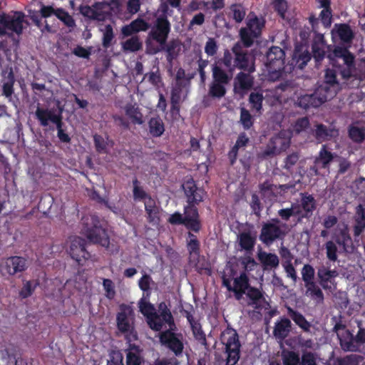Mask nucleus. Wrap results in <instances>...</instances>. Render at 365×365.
<instances>
[{"label": "nucleus", "mask_w": 365, "mask_h": 365, "mask_svg": "<svg viewBox=\"0 0 365 365\" xmlns=\"http://www.w3.org/2000/svg\"><path fill=\"white\" fill-rule=\"evenodd\" d=\"M236 69L255 72V59L242 47L235 43L230 49H225L222 58L212 65V82L210 85L209 95L220 98L226 94L225 86L232 79Z\"/></svg>", "instance_id": "1"}, {"label": "nucleus", "mask_w": 365, "mask_h": 365, "mask_svg": "<svg viewBox=\"0 0 365 365\" xmlns=\"http://www.w3.org/2000/svg\"><path fill=\"white\" fill-rule=\"evenodd\" d=\"M335 58H341L344 66L332 63L331 68L325 70L324 81L318 88H322V92L329 98H334L339 88V82L337 75L339 74L344 82L354 79L353 72L355 68V56L345 46H337L333 50Z\"/></svg>", "instance_id": "2"}, {"label": "nucleus", "mask_w": 365, "mask_h": 365, "mask_svg": "<svg viewBox=\"0 0 365 365\" xmlns=\"http://www.w3.org/2000/svg\"><path fill=\"white\" fill-rule=\"evenodd\" d=\"M221 347L215 352L217 365H236L240 358L242 344L237 331L230 327L224 329L220 337Z\"/></svg>", "instance_id": "3"}, {"label": "nucleus", "mask_w": 365, "mask_h": 365, "mask_svg": "<svg viewBox=\"0 0 365 365\" xmlns=\"http://www.w3.org/2000/svg\"><path fill=\"white\" fill-rule=\"evenodd\" d=\"M185 194L187 198L188 205L184 207V217L186 228L195 232H199L202 225L200 215L195 205L203 200L204 190L197 187L192 179L187 180L182 185Z\"/></svg>", "instance_id": "4"}, {"label": "nucleus", "mask_w": 365, "mask_h": 365, "mask_svg": "<svg viewBox=\"0 0 365 365\" xmlns=\"http://www.w3.org/2000/svg\"><path fill=\"white\" fill-rule=\"evenodd\" d=\"M83 233L90 242L108 247L110 238L107 230L103 227L100 218L92 215L83 218Z\"/></svg>", "instance_id": "5"}, {"label": "nucleus", "mask_w": 365, "mask_h": 365, "mask_svg": "<svg viewBox=\"0 0 365 365\" xmlns=\"http://www.w3.org/2000/svg\"><path fill=\"white\" fill-rule=\"evenodd\" d=\"M120 311L116 315V324L118 331L125 335L127 342L138 339V334L135 329V314L133 307L122 304L119 307Z\"/></svg>", "instance_id": "6"}, {"label": "nucleus", "mask_w": 365, "mask_h": 365, "mask_svg": "<svg viewBox=\"0 0 365 365\" xmlns=\"http://www.w3.org/2000/svg\"><path fill=\"white\" fill-rule=\"evenodd\" d=\"M287 225L282 223L277 217L263 222L259 239L266 246H270L274 242L284 239L287 234Z\"/></svg>", "instance_id": "7"}, {"label": "nucleus", "mask_w": 365, "mask_h": 365, "mask_svg": "<svg viewBox=\"0 0 365 365\" xmlns=\"http://www.w3.org/2000/svg\"><path fill=\"white\" fill-rule=\"evenodd\" d=\"M264 58L269 77L272 80H278L284 70V51L279 46H272L266 52Z\"/></svg>", "instance_id": "8"}, {"label": "nucleus", "mask_w": 365, "mask_h": 365, "mask_svg": "<svg viewBox=\"0 0 365 365\" xmlns=\"http://www.w3.org/2000/svg\"><path fill=\"white\" fill-rule=\"evenodd\" d=\"M264 26V21L255 16L254 18L249 19L247 26L241 28L240 30L241 41H237V43H240L243 49L247 51L255 60V57L247 50V48L250 47L253 44L255 40L261 36Z\"/></svg>", "instance_id": "9"}, {"label": "nucleus", "mask_w": 365, "mask_h": 365, "mask_svg": "<svg viewBox=\"0 0 365 365\" xmlns=\"http://www.w3.org/2000/svg\"><path fill=\"white\" fill-rule=\"evenodd\" d=\"M351 237L347 227L341 229L339 234H334L331 239L326 242L324 247L326 250L327 258L331 262L338 260L339 247H342L343 252L346 251L348 244L351 242Z\"/></svg>", "instance_id": "10"}, {"label": "nucleus", "mask_w": 365, "mask_h": 365, "mask_svg": "<svg viewBox=\"0 0 365 365\" xmlns=\"http://www.w3.org/2000/svg\"><path fill=\"white\" fill-rule=\"evenodd\" d=\"M25 15L21 11L0 13V24L4 26L6 32L15 33L18 36L23 33Z\"/></svg>", "instance_id": "11"}, {"label": "nucleus", "mask_w": 365, "mask_h": 365, "mask_svg": "<svg viewBox=\"0 0 365 365\" xmlns=\"http://www.w3.org/2000/svg\"><path fill=\"white\" fill-rule=\"evenodd\" d=\"M170 31L171 24L168 19L156 18L153 25L150 26L148 38L156 41L162 48H164Z\"/></svg>", "instance_id": "12"}, {"label": "nucleus", "mask_w": 365, "mask_h": 365, "mask_svg": "<svg viewBox=\"0 0 365 365\" xmlns=\"http://www.w3.org/2000/svg\"><path fill=\"white\" fill-rule=\"evenodd\" d=\"M160 344L171 351L176 356L182 355L184 349L183 336L175 333L172 329L161 331L159 335Z\"/></svg>", "instance_id": "13"}, {"label": "nucleus", "mask_w": 365, "mask_h": 365, "mask_svg": "<svg viewBox=\"0 0 365 365\" xmlns=\"http://www.w3.org/2000/svg\"><path fill=\"white\" fill-rule=\"evenodd\" d=\"M88 243L86 240L80 237H70V245L68 253L78 265H83L91 257V254L87 250Z\"/></svg>", "instance_id": "14"}, {"label": "nucleus", "mask_w": 365, "mask_h": 365, "mask_svg": "<svg viewBox=\"0 0 365 365\" xmlns=\"http://www.w3.org/2000/svg\"><path fill=\"white\" fill-rule=\"evenodd\" d=\"M322 88H317L311 94H304L298 97L297 105L304 110L318 108L329 98L322 92Z\"/></svg>", "instance_id": "15"}, {"label": "nucleus", "mask_w": 365, "mask_h": 365, "mask_svg": "<svg viewBox=\"0 0 365 365\" xmlns=\"http://www.w3.org/2000/svg\"><path fill=\"white\" fill-rule=\"evenodd\" d=\"M327 43L324 36L322 34L316 33L312 43V58L315 61V66L318 67L326 56Z\"/></svg>", "instance_id": "16"}, {"label": "nucleus", "mask_w": 365, "mask_h": 365, "mask_svg": "<svg viewBox=\"0 0 365 365\" xmlns=\"http://www.w3.org/2000/svg\"><path fill=\"white\" fill-rule=\"evenodd\" d=\"M35 117L42 127L48 125L49 122L57 125L61 120V114L56 113L53 110L37 107L35 111Z\"/></svg>", "instance_id": "17"}, {"label": "nucleus", "mask_w": 365, "mask_h": 365, "mask_svg": "<svg viewBox=\"0 0 365 365\" xmlns=\"http://www.w3.org/2000/svg\"><path fill=\"white\" fill-rule=\"evenodd\" d=\"M4 269L9 275H14L27 269V260L20 256H11L6 259Z\"/></svg>", "instance_id": "18"}, {"label": "nucleus", "mask_w": 365, "mask_h": 365, "mask_svg": "<svg viewBox=\"0 0 365 365\" xmlns=\"http://www.w3.org/2000/svg\"><path fill=\"white\" fill-rule=\"evenodd\" d=\"M80 11L83 16L98 21H106L108 15L107 12L102 11V4L99 2L95 3L92 6H81Z\"/></svg>", "instance_id": "19"}, {"label": "nucleus", "mask_w": 365, "mask_h": 365, "mask_svg": "<svg viewBox=\"0 0 365 365\" xmlns=\"http://www.w3.org/2000/svg\"><path fill=\"white\" fill-rule=\"evenodd\" d=\"M3 77L2 95L8 99L12 101V95L14 93V83L16 81L13 68L10 67L6 71L1 73Z\"/></svg>", "instance_id": "20"}, {"label": "nucleus", "mask_w": 365, "mask_h": 365, "mask_svg": "<svg viewBox=\"0 0 365 365\" xmlns=\"http://www.w3.org/2000/svg\"><path fill=\"white\" fill-rule=\"evenodd\" d=\"M311 59L312 53L309 51L307 47L302 44L295 46L292 61L296 67L303 69Z\"/></svg>", "instance_id": "21"}, {"label": "nucleus", "mask_w": 365, "mask_h": 365, "mask_svg": "<svg viewBox=\"0 0 365 365\" xmlns=\"http://www.w3.org/2000/svg\"><path fill=\"white\" fill-rule=\"evenodd\" d=\"M337 276L338 272L336 269H330L325 266H322L317 269L319 282L324 289L331 288L329 284H333Z\"/></svg>", "instance_id": "22"}, {"label": "nucleus", "mask_w": 365, "mask_h": 365, "mask_svg": "<svg viewBox=\"0 0 365 365\" xmlns=\"http://www.w3.org/2000/svg\"><path fill=\"white\" fill-rule=\"evenodd\" d=\"M128 348L125 350L126 353V365H141L143 359L141 356L142 349L140 347L131 342H128Z\"/></svg>", "instance_id": "23"}, {"label": "nucleus", "mask_w": 365, "mask_h": 365, "mask_svg": "<svg viewBox=\"0 0 365 365\" xmlns=\"http://www.w3.org/2000/svg\"><path fill=\"white\" fill-rule=\"evenodd\" d=\"M246 296L249 299L248 305L252 306L257 309L262 308V302L269 305V303L266 302L264 292L257 287L250 286L247 290Z\"/></svg>", "instance_id": "24"}, {"label": "nucleus", "mask_w": 365, "mask_h": 365, "mask_svg": "<svg viewBox=\"0 0 365 365\" xmlns=\"http://www.w3.org/2000/svg\"><path fill=\"white\" fill-rule=\"evenodd\" d=\"M292 323L288 318H282L275 323L273 334L276 339H284L291 331Z\"/></svg>", "instance_id": "25"}, {"label": "nucleus", "mask_w": 365, "mask_h": 365, "mask_svg": "<svg viewBox=\"0 0 365 365\" xmlns=\"http://www.w3.org/2000/svg\"><path fill=\"white\" fill-rule=\"evenodd\" d=\"M147 220L150 223L157 224L160 221V210L154 199L149 197L144 202Z\"/></svg>", "instance_id": "26"}, {"label": "nucleus", "mask_w": 365, "mask_h": 365, "mask_svg": "<svg viewBox=\"0 0 365 365\" xmlns=\"http://www.w3.org/2000/svg\"><path fill=\"white\" fill-rule=\"evenodd\" d=\"M257 258L264 270L276 268L279 264L277 255L274 253L262 251L258 253Z\"/></svg>", "instance_id": "27"}, {"label": "nucleus", "mask_w": 365, "mask_h": 365, "mask_svg": "<svg viewBox=\"0 0 365 365\" xmlns=\"http://www.w3.org/2000/svg\"><path fill=\"white\" fill-rule=\"evenodd\" d=\"M287 313L294 322L304 331L310 333L312 324L299 312L288 307Z\"/></svg>", "instance_id": "28"}, {"label": "nucleus", "mask_w": 365, "mask_h": 365, "mask_svg": "<svg viewBox=\"0 0 365 365\" xmlns=\"http://www.w3.org/2000/svg\"><path fill=\"white\" fill-rule=\"evenodd\" d=\"M253 72L242 71L235 77V83L242 91H249L254 85V78L251 76Z\"/></svg>", "instance_id": "29"}, {"label": "nucleus", "mask_w": 365, "mask_h": 365, "mask_svg": "<svg viewBox=\"0 0 365 365\" xmlns=\"http://www.w3.org/2000/svg\"><path fill=\"white\" fill-rule=\"evenodd\" d=\"M334 30L341 41L345 43H351L354 38V34L348 24H336Z\"/></svg>", "instance_id": "30"}, {"label": "nucleus", "mask_w": 365, "mask_h": 365, "mask_svg": "<svg viewBox=\"0 0 365 365\" xmlns=\"http://www.w3.org/2000/svg\"><path fill=\"white\" fill-rule=\"evenodd\" d=\"M177 47L178 44L174 41H172L168 44L165 43L164 48H162L160 46L150 48L148 46V53L152 54H155L162 50H165L167 52L166 60L168 62L171 63L178 56V53L175 52Z\"/></svg>", "instance_id": "31"}, {"label": "nucleus", "mask_w": 365, "mask_h": 365, "mask_svg": "<svg viewBox=\"0 0 365 365\" xmlns=\"http://www.w3.org/2000/svg\"><path fill=\"white\" fill-rule=\"evenodd\" d=\"M269 141L273 145L277 152L284 151L289 147L290 138L287 137L284 132H279L277 135L272 136Z\"/></svg>", "instance_id": "32"}, {"label": "nucleus", "mask_w": 365, "mask_h": 365, "mask_svg": "<svg viewBox=\"0 0 365 365\" xmlns=\"http://www.w3.org/2000/svg\"><path fill=\"white\" fill-rule=\"evenodd\" d=\"M306 287V295L310 297L316 304H319L324 302V293L316 282L304 285Z\"/></svg>", "instance_id": "33"}, {"label": "nucleus", "mask_w": 365, "mask_h": 365, "mask_svg": "<svg viewBox=\"0 0 365 365\" xmlns=\"http://www.w3.org/2000/svg\"><path fill=\"white\" fill-rule=\"evenodd\" d=\"M334 158V154L327 150V145H323L314 160L315 164H321L322 168H327Z\"/></svg>", "instance_id": "34"}, {"label": "nucleus", "mask_w": 365, "mask_h": 365, "mask_svg": "<svg viewBox=\"0 0 365 365\" xmlns=\"http://www.w3.org/2000/svg\"><path fill=\"white\" fill-rule=\"evenodd\" d=\"M302 198H301V207H302L303 210L307 213L305 217H310L313 212L317 208V203L316 200L314 197L307 192L301 193Z\"/></svg>", "instance_id": "35"}, {"label": "nucleus", "mask_w": 365, "mask_h": 365, "mask_svg": "<svg viewBox=\"0 0 365 365\" xmlns=\"http://www.w3.org/2000/svg\"><path fill=\"white\" fill-rule=\"evenodd\" d=\"M150 134L155 138L161 136L165 131V125L159 117L151 118L148 122Z\"/></svg>", "instance_id": "36"}, {"label": "nucleus", "mask_w": 365, "mask_h": 365, "mask_svg": "<svg viewBox=\"0 0 365 365\" xmlns=\"http://www.w3.org/2000/svg\"><path fill=\"white\" fill-rule=\"evenodd\" d=\"M238 241L242 250L250 252L255 247L256 237L252 236L250 232H242L238 235Z\"/></svg>", "instance_id": "37"}, {"label": "nucleus", "mask_w": 365, "mask_h": 365, "mask_svg": "<svg viewBox=\"0 0 365 365\" xmlns=\"http://www.w3.org/2000/svg\"><path fill=\"white\" fill-rule=\"evenodd\" d=\"M133 183V197L135 201H146L149 197H152L148 194L143 187L140 185V182L135 178L132 181Z\"/></svg>", "instance_id": "38"}, {"label": "nucleus", "mask_w": 365, "mask_h": 365, "mask_svg": "<svg viewBox=\"0 0 365 365\" xmlns=\"http://www.w3.org/2000/svg\"><path fill=\"white\" fill-rule=\"evenodd\" d=\"M125 114L130 118L133 124H143V114L138 106L128 104L125 106Z\"/></svg>", "instance_id": "39"}, {"label": "nucleus", "mask_w": 365, "mask_h": 365, "mask_svg": "<svg viewBox=\"0 0 365 365\" xmlns=\"http://www.w3.org/2000/svg\"><path fill=\"white\" fill-rule=\"evenodd\" d=\"M122 48L124 51L136 52L142 49L143 43L140 41L139 36H133L123 42Z\"/></svg>", "instance_id": "40"}, {"label": "nucleus", "mask_w": 365, "mask_h": 365, "mask_svg": "<svg viewBox=\"0 0 365 365\" xmlns=\"http://www.w3.org/2000/svg\"><path fill=\"white\" fill-rule=\"evenodd\" d=\"M299 160V154L297 152H293L289 154L284 159L283 169L286 170L287 172L292 175L294 172V168L297 165Z\"/></svg>", "instance_id": "41"}, {"label": "nucleus", "mask_w": 365, "mask_h": 365, "mask_svg": "<svg viewBox=\"0 0 365 365\" xmlns=\"http://www.w3.org/2000/svg\"><path fill=\"white\" fill-rule=\"evenodd\" d=\"M191 327V330L192 331L194 338L197 340L200 344L206 346H207V339L206 335L202 329V326L199 321L196 320L192 324H190Z\"/></svg>", "instance_id": "42"}, {"label": "nucleus", "mask_w": 365, "mask_h": 365, "mask_svg": "<svg viewBox=\"0 0 365 365\" xmlns=\"http://www.w3.org/2000/svg\"><path fill=\"white\" fill-rule=\"evenodd\" d=\"M282 360L284 365H300L299 354L294 351H282Z\"/></svg>", "instance_id": "43"}, {"label": "nucleus", "mask_w": 365, "mask_h": 365, "mask_svg": "<svg viewBox=\"0 0 365 365\" xmlns=\"http://www.w3.org/2000/svg\"><path fill=\"white\" fill-rule=\"evenodd\" d=\"M158 311L160 312L158 315L165 324H168L170 327L175 326L173 314L165 302H163L159 304Z\"/></svg>", "instance_id": "44"}, {"label": "nucleus", "mask_w": 365, "mask_h": 365, "mask_svg": "<svg viewBox=\"0 0 365 365\" xmlns=\"http://www.w3.org/2000/svg\"><path fill=\"white\" fill-rule=\"evenodd\" d=\"M264 96L260 92H252L249 96V102L251 108L256 113H260L262 109Z\"/></svg>", "instance_id": "45"}, {"label": "nucleus", "mask_w": 365, "mask_h": 365, "mask_svg": "<svg viewBox=\"0 0 365 365\" xmlns=\"http://www.w3.org/2000/svg\"><path fill=\"white\" fill-rule=\"evenodd\" d=\"M39 285L38 280L26 281L21 290L19 291V296L22 299H26L32 295L36 288Z\"/></svg>", "instance_id": "46"}, {"label": "nucleus", "mask_w": 365, "mask_h": 365, "mask_svg": "<svg viewBox=\"0 0 365 365\" xmlns=\"http://www.w3.org/2000/svg\"><path fill=\"white\" fill-rule=\"evenodd\" d=\"M180 4L181 0H167V2H162L160 4V11H161V14L157 18L168 19V16L170 15L169 12V6L177 9L180 6Z\"/></svg>", "instance_id": "47"}, {"label": "nucleus", "mask_w": 365, "mask_h": 365, "mask_svg": "<svg viewBox=\"0 0 365 365\" xmlns=\"http://www.w3.org/2000/svg\"><path fill=\"white\" fill-rule=\"evenodd\" d=\"M240 123L242 125L244 130H246L250 129L253 126V117L250 114V111L245 108H240Z\"/></svg>", "instance_id": "48"}, {"label": "nucleus", "mask_w": 365, "mask_h": 365, "mask_svg": "<svg viewBox=\"0 0 365 365\" xmlns=\"http://www.w3.org/2000/svg\"><path fill=\"white\" fill-rule=\"evenodd\" d=\"M250 286V279L245 272H241L239 277H234L233 288L247 291Z\"/></svg>", "instance_id": "49"}, {"label": "nucleus", "mask_w": 365, "mask_h": 365, "mask_svg": "<svg viewBox=\"0 0 365 365\" xmlns=\"http://www.w3.org/2000/svg\"><path fill=\"white\" fill-rule=\"evenodd\" d=\"M332 129H328L327 127L323 124L317 125L315 130V138L319 141H324L330 139L332 137Z\"/></svg>", "instance_id": "50"}, {"label": "nucleus", "mask_w": 365, "mask_h": 365, "mask_svg": "<svg viewBox=\"0 0 365 365\" xmlns=\"http://www.w3.org/2000/svg\"><path fill=\"white\" fill-rule=\"evenodd\" d=\"M146 320L149 327L155 331H160L163 328V324L165 323L156 312L148 316V317H146Z\"/></svg>", "instance_id": "51"}, {"label": "nucleus", "mask_w": 365, "mask_h": 365, "mask_svg": "<svg viewBox=\"0 0 365 365\" xmlns=\"http://www.w3.org/2000/svg\"><path fill=\"white\" fill-rule=\"evenodd\" d=\"M349 137L355 143H362L365 139L364 128L354 125L350 126L349 128Z\"/></svg>", "instance_id": "52"}, {"label": "nucleus", "mask_w": 365, "mask_h": 365, "mask_svg": "<svg viewBox=\"0 0 365 365\" xmlns=\"http://www.w3.org/2000/svg\"><path fill=\"white\" fill-rule=\"evenodd\" d=\"M301 272H302V278L304 282V285L315 282L314 281L315 270L312 265H310L309 264H304L302 269Z\"/></svg>", "instance_id": "53"}, {"label": "nucleus", "mask_w": 365, "mask_h": 365, "mask_svg": "<svg viewBox=\"0 0 365 365\" xmlns=\"http://www.w3.org/2000/svg\"><path fill=\"white\" fill-rule=\"evenodd\" d=\"M55 16L68 27L76 26L73 18L63 9H57Z\"/></svg>", "instance_id": "54"}, {"label": "nucleus", "mask_w": 365, "mask_h": 365, "mask_svg": "<svg viewBox=\"0 0 365 365\" xmlns=\"http://www.w3.org/2000/svg\"><path fill=\"white\" fill-rule=\"evenodd\" d=\"M190 240L187 242V247L190 255H195L198 256L200 255V242L198 241L196 235L188 232Z\"/></svg>", "instance_id": "55"}, {"label": "nucleus", "mask_w": 365, "mask_h": 365, "mask_svg": "<svg viewBox=\"0 0 365 365\" xmlns=\"http://www.w3.org/2000/svg\"><path fill=\"white\" fill-rule=\"evenodd\" d=\"M93 143L97 153L103 154L108 153V143L102 135L95 134L93 135Z\"/></svg>", "instance_id": "56"}, {"label": "nucleus", "mask_w": 365, "mask_h": 365, "mask_svg": "<svg viewBox=\"0 0 365 365\" xmlns=\"http://www.w3.org/2000/svg\"><path fill=\"white\" fill-rule=\"evenodd\" d=\"M277 153L276 149L269 140L265 148L257 153V158L259 160H264L269 158H272Z\"/></svg>", "instance_id": "57"}, {"label": "nucleus", "mask_w": 365, "mask_h": 365, "mask_svg": "<svg viewBox=\"0 0 365 365\" xmlns=\"http://www.w3.org/2000/svg\"><path fill=\"white\" fill-rule=\"evenodd\" d=\"M250 205L252 212L257 217H259L263 210V206L257 194L252 193Z\"/></svg>", "instance_id": "58"}, {"label": "nucleus", "mask_w": 365, "mask_h": 365, "mask_svg": "<svg viewBox=\"0 0 365 365\" xmlns=\"http://www.w3.org/2000/svg\"><path fill=\"white\" fill-rule=\"evenodd\" d=\"M114 38V34L113 27L111 25L108 24L105 27V31L103 33V40H102V45L103 48H108L110 46L111 42Z\"/></svg>", "instance_id": "59"}, {"label": "nucleus", "mask_w": 365, "mask_h": 365, "mask_svg": "<svg viewBox=\"0 0 365 365\" xmlns=\"http://www.w3.org/2000/svg\"><path fill=\"white\" fill-rule=\"evenodd\" d=\"M103 287L106 297L109 299H113L116 294L113 282L110 279H103Z\"/></svg>", "instance_id": "60"}, {"label": "nucleus", "mask_w": 365, "mask_h": 365, "mask_svg": "<svg viewBox=\"0 0 365 365\" xmlns=\"http://www.w3.org/2000/svg\"><path fill=\"white\" fill-rule=\"evenodd\" d=\"M359 71L356 68H354V71L353 72L354 80L357 81V86H359V83L365 79V56L363 57L360 63H359Z\"/></svg>", "instance_id": "61"}, {"label": "nucleus", "mask_w": 365, "mask_h": 365, "mask_svg": "<svg viewBox=\"0 0 365 365\" xmlns=\"http://www.w3.org/2000/svg\"><path fill=\"white\" fill-rule=\"evenodd\" d=\"M152 278L150 275L145 274L138 281V285L141 290L146 294L147 297H149L150 294V283Z\"/></svg>", "instance_id": "62"}, {"label": "nucleus", "mask_w": 365, "mask_h": 365, "mask_svg": "<svg viewBox=\"0 0 365 365\" xmlns=\"http://www.w3.org/2000/svg\"><path fill=\"white\" fill-rule=\"evenodd\" d=\"M319 17L324 28L330 27L332 22V9H322Z\"/></svg>", "instance_id": "63"}, {"label": "nucleus", "mask_w": 365, "mask_h": 365, "mask_svg": "<svg viewBox=\"0 0 365 365\" xmlns=\"http://www.w3.org/2000/svg\"><path fill=\"white\" fill-rule=\"evenodd\" d=\"M300 365H317L315 354L311 351H303Z\"/></svg>", "instance_id": "64"}]
</instances>
